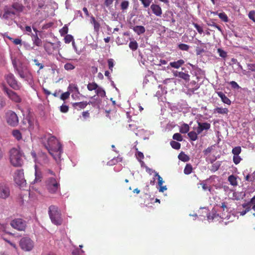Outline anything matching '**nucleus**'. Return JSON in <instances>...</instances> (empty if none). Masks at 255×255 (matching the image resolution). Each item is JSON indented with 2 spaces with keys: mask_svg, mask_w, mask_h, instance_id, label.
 <instances>
[{
  "mask_svg": "<svg viewBox=\"0 0 255 255\" xmlns=\"http://www.w3.org/2000/svg\"><path fill=\"white\" fill-rule=\"evenodd\" d=\"M233 162L235 164H239L242 160L240 155H233Z\"/></svg>",
  "mask_w": 255,
  "mask_h": 255,
  "instance_id": "44",
  "label": "nucleus"
},
{
  "mask_svg": "<svg viewBox=\"0 0 255 255\" xmlns=\"http://www.w3.org/2000/svg\"><path fill=\"white\" fill-rule=\"evenodd\" d=\"M5 79L8 85L15 90H18L21 87V84L16 79L13 74L9 73L5 75Z\"/></svg>",
  "mask_w": 255,
  "mask_h": 255,
  "instance_id": "7",
  "label": "nucleus"
},
{
  "mask_svg": "<svg viewBox=\"0 0 255 255\" xmlns=\"http://www.w3.org/2000/svg\"><path fill=\"white\" fill-rule=\"evenodd\" d=\"M129 5V2L127 0H125L121 3V8L122 10H125L127 9Z\"/></svg>",
  "mask_w": 255,
  "mask_h": 255,
  "instance_id": "47",
  "label": "nucleus"
},
{
  "mask_svg": "<svg viewBox=\"0 0 255 255\" xmlns=\"http://www.w3.org/2000/svg\"><path fill=\"white\" fill-rule=\"evenodd\" d=\"M33 62L35 63V65L38 66L39 67V69L41 70L43 68L44 65L43 64L39 63L37 59H34L33 60Z\"/></svg>",
  "mask_w": 255,
  "mask_h": 255,
  "instance_id": "56",
  "label": "nucleus"
},
{
  "mask_svg": "<svg viewBox=\"0 0 255 255\" xmlns=\"http://www.w3.org/2000/svg\"><path fill=\"white\" fill-rule=\"evenodd\" d=\"M17 13L12 9V7L5 6L4 8V13L2 18L5 19H13Z\"/></svg>",
  "mask_w": 255,
  "mask_h": 255,
  "instance_id": "12",
  "label": "nucleus"
},
{
  "mask_svg": "<svg viewBox=\"0 0 255 255\" xmlns=\"http://www.w3.org/2000/svg\"><path fill=\"white\" fill-rule=\"evenodd\" d=\"M150 8L153 13L157 16H160L162 14V9L159 5L152 4L150 6Z\"/></svg>",
  "mask_w": 255,
  "mask_h": 255,
  "instance_id": "17",
  "label": "nucleus"
},
{
  "mask_svg": "<svg viewBox=\"0 0 255 255\" xmlns=\"http://www.w3.org/2000/svg\"><path fill=\"white\" fill-rule=\"evenodd\" d=\"M12 135L13 136V137L15 139H16L17 140H20L22 138V135H21V132H20L19 130H18L17 129L13 130L12 131Z\"/></svg>",
  "mask_w": 255,
  "mask_h": 255,
  "instance_id": "30",
  "label": "nucleus"
},
{
  "mask_svg": "<svg viewBox=\"0 0 255 255\" xmlns=\"http://www.w3.org/2000/svg\"><path fill=\"white\" fill-rule=\"evenodd\" d=\"M109 68L112 71H113V68L114 66V60L113 59H109L108 61Z\"/></svg>",
  "mask_w": 255,
  "mask_h": 255,
  "instance_id": "54",
  "label": "nucleus"
},
{
  "mask_svg": "<svg viewBox=\"0 0 255 255\" xmlns=\"http://www.w3.org/2000/svg\"><path fill=\"white\" fill-rule=\"evenodd\" d=\"M59 181L56 178L50 177L46 181V189L50 193H56L59 191Z\"/></svg>",
  "mask_w": 255,
  "mask_h": 255,
  "instance_id": "5",
  "label": "nucleus"
},
{
  "mask_svg": "<svg viewBox=\"0 0 255 255\" xmlns=\"http://www.w3.org/2000/svg\"><path fill=\"white\" fill-rule=\"evenodd\" d=\"M5 105L4 100L0 96V110L3 108Z\"/></svg>",
  "mask_w": 255,
  "mask_h": 255,
  "instance_id": "60",
  "label": "nucleus"
},
{
  "mask_svg": "<svg viewBox=\"0 0 255 255\" xmlns=\"http://www.w3.org/2000/svg\"><path fill=\"white\" fill-rule=\"evenodd\" d=\"M80 95V94H76L75 93H73V94H72L71 97L74 100H79V97Z\"/></svg>",
  "mask_w": 255,
  "mask_h": 255,
  "instance_id": "64",
  "label": "nucleus"
},
{
  "mask_svg": "<svg viewBox=\"0 0 255 255\" xmlns=\"http://www.w3.org/2000/svg\"><path fill=\"white\" fill-rule=\"evenodd\" d=\"M15 183L20 188H23L26 186V182L24 177V172L23 170L18 169L15 171L13 176Z\"/></svg>",
  "mask_w": 255,
  "mask_h": 255,
  "instance_id": "6",
  "label": "nucleus"
},
{
  "mask_svg": "<svg viewBox=\"0 0 255 255\" xmlns=\"http://www.w3.org/2000/svg\"><path fill=\"white\" fill-rule=\"evenodd\" d=\"M2 90L6 93L8 97L15 103H20L21 99L20 97L15 92L9 89L5 84H2L1 85Z\"/></svg>",
  "mask_w": 255,
  "mask_h": 255,
  "instance_id": "8",
  "label": "nucleus"
},
{
  "mask_svg": "<svg viewBox=\"0 0 255 255\" xmlns=\"http://www.w3.org/2000/svg\"><path fill=\"white\" fill-rule=\"evenodd\" d=\"M192 167L190 164H187L184 169V173L185 174H189L192 172Z\"/></svg>",
  "mask_w": 255,
  "mask_h": 255,
  "instance_id": "40",
  "label": "nucleus"
},
{
  "mask_svg": "<svg viewBox=\"0 0 255 255\" xmlns=\"http://www.w3.org/2000/svg\"><path fill=\"white\" fill-rule=\"evenodd\" d=\"M32 40L34 44L36 46H40L42 43L41 39L37 36V34L34 35Z\"/></svg>",
  "mask_w": 255,
  "mask_h": 255,
  "instance_id": "38",
  "label": "nucleus"
},
{
  "mask_svg": "<svg viewBox=\"0 0 255 255\" xmlns=\"http://www.w3.org/2000/svg\"><path fill=\"white\" fill-rule=\"evenodd\" d=\"M10 162L15 167L21 166L23 163V153L18 149L13 148L10 150Z\"/></svg>",
  "mask_w": 255,
  "mask_h": 255,
  "instance_id": "3",
  "label": "nucleus"
},
{
  "mask_svg": "<svg viewBox=\"0 0 255 255\" xmlns=\"http://www.w3.org/2000/svg\"><path fill=\"white\" fill-rule=\"evenodd\" d=\"M11 226L14 229L19 231H23L25 228V222L21 219H17L12 220L10 223Z\"/></svg>",
  "mask_w": 255,
  "mask_h": 255,
  "instance_id": "13",
  "label": "nucleus"
},
{
  "mask_svg": "<svg viewBox=\"0 0 255 255\" xmlns=\"http://www.w3.org/2000/svg\"><path fill=\"white\" fill-rule=\"evenodd\" d=\"M42 142L56 162L60 161L62 148L58 140L55 137L48 135L44 137Z\"/></svg>",
  "mask_w": 255,
  "mask_h": 255,
  "instance_id": "1",
  "label": "nucleus"
},
{
  "mask_svg": "<svg viewBox=\"0 0 255 255\" xmlns=\"http://www.w3.org/2000/svg\"><path fill=\"white\" fill-rule=\"evenodd\" d=\"M198 134H199L197 132V131L195 132L194 131H191L188 133V136L189 137L190 139L192 141H195L197 139V138H198L197 135Z\"/></svg>",
  "mask_w": 255,
  "mask_h": 255,
  "instance_id": "34",
  "label": "nucleus"
},
{
  "mask_svg": "<svg viewBox=\"0 0 255 255\" xmlns=\"http://www.w3.org/2000/svg\"><path fill=\"white\" fill-rule=\"evenodd\" d=\"M230 84L231 85V86L233 88H234L235 89H239V88H240V86L237 84V83L235 81H233L230 82Z\"/></svg>",
  "mask_w": 255,
  "mask_h": 255,
  "instance_id": "61",
  "label": "nucleus"
},
{
  "mask_svg": "<svg viewBox=\"0 0 255 255\" xmlns=\"http://www.w3.org/2000/svg\"><path fill=\"white\" fill-rule=\"evenodd\" d=\"M224 218L223 215H219V214H217L215 213V211H213L211 213L207 215V219L209 221L215 220L217 219V220H219V217Z\"/></svg>",
  "mask_w": 255,
  "mask_h": 255,
  "instance_id": "22",
  "label": "nucleus"
},
{
  "mask_svg": "<svg viewBox=\"0 0 255 255\" xmlns=\"http://www.w3.org/2000/svg\"><path fill=\"white\" fill-rule=\"evenodd\" d=\"M74 38L73 36L70 34H67L64 38V41L66 43H69L70 42H73Z\"/></svg>",
  "mask_w": 255,
  "mask_h": 255,
  "instance_id": "43",
  "label": "nucleus"
},
{
  "mask_svg": "<svg viewBox=\"0 0 255 255\" xmlns=\"http://www.w3.org/2000/svg\"><path fill=\"white\" fill-rule=\"evenodd\" d=\"M173 138L179 141H181L183 140L182 135L179 133H174L173 135Z\"/></svg>",
  "mask_w": 255,
  "mask_h": 255,
  "instance_id": "48",
  "label": "nucleus"
},
{
  "mask_svg": "<svg viewBox=\"0 0 255 255\" xmlns=\"http://www.w3.org/2000/svg\"><path fill=\"white\" fill-rule=\"evenodd\" d=\"M67 89L70 94L71 93L73 94V93H75L76 94H80L78 86L76 84H70L68 87Z\"/></svg>",
  "mask_w": 255,
  "mask_h": 255,
  "instance_id": "21",
  "label": "nucleus"
},
{
  "mask_svg": "<svg viewBox=\"0 0 255 255\" xmlns=\"http://www.w3.org/2000/svg\"><path fill=\"white\" fill-rule=\"evenodd\" d=\"M5 120L7 124L11 127H15L18 124L17 115L13 111H8L5 114Z\"/></svg>",
  "mask_w": 255,
  "mask_h": 255,
  "instance_id": "9",
  "label": "nucleus"
},
{
  "mask_svg": "<svg viewBox=\"0 0 255 255\" xmlns=\"http://www.w3.org/2000/svg\"><path fill=\"white\" fill-rule=\"evenodd\" d=\"M88 105L86 102H81L78 103H75L73 104V106L75 108H78L79 109H82L85 108Z\"/></svg>",
  "mask_w": 255,
  "mask_h": 255,
  "instance_id": "27",
  "label": "nucleus"
},
{
  "mask_svg": "<svg viewBox=\"0 0 255 255\" xmlns=\"http://www.w3.org/2000/svg\"><path fill=\"white\" fill-rule=\"evenodd\" d=\"M10 195L9 188L4 183H0V198L5 199Z\"/></svg>",
  "mask_w": 255,
  "mask_h": 255,
  "instance_id": "14",
  "label": "nucleus"
},
{
  "mask_svg": "<svg viewBox=\"0 0 255 255\" xmlns=\"http://www.w3.org/2000/svg\"><path fill=\"white\" fill-rule=\"evenodd\" d=\"M222 101L228 105H230L231 104V100L227 97H225L222 100Z\"/></svg>",
  "mask_w": 255,
  "mask_h": 255,
  "instance_id": "58",
  "label": "nucleus"
},
{
  "mask_svg": "<svg viewBox=\"0 0 255 255\" xmlns=\"http://www.w3.org/2000/svg\"><path fill=\"white\" fill-rule=\"evenodd\" d=\"M11 7L17 14L22 12L24 8L23 6L18 2L13 3Z\"/></svg>",
  "mask_w": 255,
  "mask_h": 255,
  "instance_id": "23",
  "label": "nucleus"
},
{
  "mask_svg": "<svg viewBox=\"0 0 255 255\" xmlns=\"http://www.w3.org/2000/svg\"><path fill=\"white\" fill-rule=\"evenodd\" d=\"M12 63L15 69H16L19 76L23 79L32 88L34 85V81L33 76L31 73L26 68L25 69H18L17 68L16 63L17 61L15 58L13 56L11 57Z\"/></svg>",
  "mask_w": 255,
  "mask_h": 255,
  "instance_id": "2",
  "label": "nucleus"
},
{
  "mask_svg": "<svg viewBox=\"0 0 255 255\" xmlns=\"http://www.w3.org/2000/svg\"><path fill=\"white\" fill-rule=\"evenodd\" d=\"M178 158L182 161H187L189 160V157L188 155L184 153H180L178 155Z\"/></svg>",
  "mask_w": 255,
  "mask_h": 255,
  "instance_id": "36",
  "label": "nucleus"
},
{
  "mask_svg": "<svg viewBox=\"0 0 255 255\" xmlns=\"http://www.w3.org/2000/svg\"><path fill=\"white\" fill-rule=\"evenodd\" d=\"M189 130V127L186 124H184L180 128V132L182 133H186Z\"/></svg>",
  "mask_w": 255,
  "mask_h": 255,
  "instance_id": "32",
  "label": "nucleus"
},
{
  "mask_svg": "<svg viewBox=\"0 0 255 255\" xmlns=\"http://www.w3.org/2000/svg\"><path fill=\"white\" fill-rule=\"evenodd\" d=\"M170 145L172 148L175 149H179L180 148V143L175 141H171L170 142Z\"/></svg>",
  "mask_w": 255,
  "mask_h": 255,
  "instance_id": "42",
  "label": "nucleus"
},
{
  "mask_svg": "<svg viewBox=\"0 0 255 255\" xmlns=\"http://www.w3.org/2000/svg\"><path fill=\"white\" fill-rule=\"evenodd\" d=\"M69 96H70V93H69V92H68V91L66 92L63 93L61 95L60 98L62 100L64 101V100L67 99L69 97Z\"/></svg>",
  "mask_w": 255,
  "mask_h": 255,
  "instance_id": "52",
  "label": "nucleus"
},
{
  "mask_svg": "<svg viewBox=\"0 0 255 255\" xmlns=\"http://www.w3.org/2000/svg\"><path fill=\"white\" fill-rule=\"evenodd\" d=\"M155 177H156L158 180V185L159 186V188L158 189L159 191L160 192H163L166 191L167 190V187L166 186H162L164 181L162 178L159 175L158 173L155 172Z\"/></svg>",
  "mask_w": 255,
  "mask_h": 255,
  "instance_id": "16",
  "label": "nucleus"
},
{
  "mask_svg": "<svg viewBox=\"0 0 255 255\" xmlns=\"http://www.w3.org/2000/svg\"><path fill=\"white\" fill-rule=\"evenodd\" d=\"M173 75L175 77L180 78L185 81H189L190 79V75L183 72L175 71L173 72Z\"/></svg>",
  "mask_w": 255,
  "mask_h": 255,
  "instance_id": "18",
  "label": "nucleus"
},
{
  "mask_svg": "<svg viewBox=\"0 0 255 255\" xmlns=\"http://www.w3.org/2000/svg\"><path fill=\"white\" fill-rule=\"evenodd\" d=\"M248 69L252 71H255V64L250 63L247 64Z\"/></svg>",
  "mask_w": 255,
  "mask_h": 255,
  "instance_id": "59",
  "label": "nucleus"
},
{
  "mask_svg": "<svg viewBox=\"0 0 255 255\" xmlns=\"http://www.w3.org/2000/svg\"><path fill=\"white\" fill-rule=\"evenodd\" d=\"M193 25L200 34H202L203 32V29L202 26L195 23H193Z\"/></svg>",
  "mask_w": 255,
  "mask_h": 255,
  "instance_id": "50",
  "label": "nucleus"
},
{
  "mask_svg": "<svg viewBox=\"0 0 255 255\" xmlns=\"http://www.w3.org/2000/svg\"><path fill=\"white\" fill-rule=\"evenodd\" d=\"M217 208H218V209L222 210L223 211L226 212H227L229 210L228 204L226 202L222 203L221 205H217Z\"/></svg>",
  "mask_w": 255,
  "mask_h": 255,
  "instance_id": "35",
  "label": "nucleus"
},
{
  "mask_svg": "<svg viewBox=\"0 0 255 255\" xmlns=\"http://www.w3.org/2000/svg\"><path fill=\"white\" fill-rule=\"evenodd\" d=\"M143 4V6L145 7H147L149 6L150 4L152 2V0H139Z\"/></svg>",
  "mask_w": 255,
  "mask_h": 255,
  "instance_id": "51",
  "label": "nucleus"
},
{
  "mask_svg": "<svg viewBox=\"0 0 255 255\" xmlns=\"http://www.w3.org/2000/svg\"><path fill=\"white\" fill-rule=\"evenodd\" d=\"M113 1H114V0H105V4L107 7H110L112 4Z\"/></svg>",
  "mask_w": 255,
  "mask_h": 255,
  "instance_id": "62",
  "label": "nucleus"
},
{
  "mask_svg": "<svg viewBox=\"0 0 255 255\" xmlns=\"http://www.w3.org/2000/svg\"><path fill=\"white\" fill-rule=\"evenodd\" d=\"M228 181L233 186H237L238 184L237 178L235 175H232L229 176Z\"/></svg>",
  "mask_w": 255,
  "mask_h": 255,
  "instance_id": "29",
  "label": "nucleus"
},
{
  "mask_svg": "<svg viewBox=\"0 0 255 255\" xmlns=\"http://www.w3.org/2000/svg\"><path fill=\"white\" fill-rule=\"evenodd\" d=\"M84 252L83 250H81L80 251L78 250H76L73 252V255H80L81 253H84Z\"/></svg>",
  "mask_w": 255,
  "mask_h": 255,
  "instance_id": "63",
  "label": "nucleus"
},
{
  "mask_svg": "<svg viewBox=\"0 0 255 255\" xmlns=\"http://www.w3.org/2000/svg\"><path fill=\"white\" fill-rule=\"evenodd\" d=\"M60 47V42L51 43L46 42L44 44V48L48 55L52 54L55 51L59 50Z\"/></svg>",
  "mask_w": 255,
  "mask_h": 255,
  "instance_id": "11",
  "label": "nucleus"
},
{
  "mask_svg": "<svg viewBox=\"0 0 255 255\" xmlns=\"http://www.w3.org/2000/svg\"><path fill=\"white\" fill-rule=\"evenodd\" d=\"M19 246L22 250L29 252L33 248L34 242L30 238L24 237L19 241Z\"/></svg>",
  "mask_w": 255,
  "mask_h": 255,
  "instance_id": "10",
  "label": "nucleus"
},
{
  "mask_svg": "<svg viewBox=\"0 0 255 255\" xmlns=\"http://www.w3.org/2000/svg\"><path fill=\"white\" fill-rule=\"evenodd\" d=\"M64 68L66 70L70 71L73 70L75 66L71 63H67L64 65Z\"/></svg>",
  "mask_w": 255,
  "mask_h": 255,
  "instance_id": "41",
  "label": "nucleus"
},
{
  "mask_svg": "<svg viewBox=\"0 0 255 255\" xmlns=\"http://www.w3.org/2000/svg\"><path fill=\"white\" fill-rule=\"evenodd\" d=\"M98 87L99 86L94 82L90 83L87 85V89H88V90L91 91L93 90H95L96 91Z\"/></svg>",
  "mask_w": 255,
  "mask_h": 255,
  "instance_id": "33",
  "label": "nucleus"
},
{
  "mask_svg": "<svg viewBox=\"0 0 255 255\" xmlns=\"http://www.w3.org/2000/svg\"><path fill=\"white\" fill-rule=\"evenodd\" d=\"M132 29L138 35L143 34L145 31L144 27L141 25L135 26L133 27Z\"/></svg>",
  "mask_w": 255,
  "mask_h": 255,
  "instance_id": "25",
  "label": "nucleus"
},
{
  "mask_svg": "<svg viewBox=\"0 0 255 255\" xmlns=\"http://www.w3.org/2000/svg\"><path fill=\"white\" fill-rule=\"evenodd\" d=\"M217 52L220 56L224 59L226 58L227 56V52L221 48H218Z\"/></svg>",
  "mask_w": 255,
  "mask_h": 255,
  "instance_id": "39",
  "label": "nucleus"
},
{
  "mask_svg": "<svg viewBox=\"0 0 255 255\" xmlns=\"http://www.w3.org/2000/svg\"><path fill=\"white\" fill-rule=\"evenodd\" d=\"M178 47L180 49H181L182 50H184V51H187L189 48V45H188L186 44H183V43L179 44Z\"/></svg>",
  "mask_w": 255,
  "mask_h": 255,
  "instance_id": "49",
  "label": "nucleus"
},
{
  "mask_svg": "<svg viewBox=\"0 0 255 255\" xmlns=\"http://www.w3.org/2000/svg\"><path fill=\"white\" fill-rule=\"evenodd\" d=\"M68 32V28L67 25H65L62 28L59 30L61 35L66 34Z\"/></svg>",
  "mask_w": 255,
  "mask_h": 255,
  "instance_id": "46",
  "label": "nucleus"
},
{
  "mask_svg": "<svg viewBox=\"0 0 255 255\" xmlns=\"http://www.w3.org/2000/svg\"><path fill=\"white\" fill-rule=\"evenodd\" d=\"M135 155L138 160H139L140 159L141 160L144 158V155L143 153L140 151H137V153L135 154Z\"/></svg>",
  "mask_w": 255,
  "mask_h": 255,
  "instance_id": "55",
  "label": "nucleus"
},
{
  "mask_svg": "<svg viewBox=\"0 0 255 255\" xmlns=\"http://www.w3.org/2000/svg\"><path fill=\"white\" fill-rule=\"evenodd\" d=\"M96 93L97 95L99 97H104L106 96L105 91L102 87L99 86L96 91Z\"/></svg>",
  "mask_w": 255,
  "mask_h": 255,
  "instance_id": "31",
  "label": "nucleus"
},
{
  "mask_svg": "<svg viewBox=\"0 0 255 255\" xmlns=\"http://www.w3.org/2000/svg\"><path fill=\"white\" fill-rule=\"evenodd\" d=\"M249 17L255 22V11L252 10L249 13Z\"/></svg>",
  "mask_w": 255,
  "mask_h": 255,
  "instance_id": "53",
  "label": "nucleus"
},
{
  "mask_svg": "<svg viewBox=\"0 0 255 255\" xmlns=\"http://www.w3.org/2000/svg\"><path fill=\"white\" fill-rule=\"evenodd\" d=\"M242 151L241 146H236L233 148L232 152L234 155H239Z\"/></svg>",
  "mask_w": 255,
  "mask_h": 255,
  "instance_id": "37",
  "label": "nucleus"
},
{
  "mask_svg": "<svg viewBox=\"0 0 255 255\" xmlns=\"http://www.w3.org/2000/svg\"><path fill=\"white\" fill-rule=\"evenodd\" d=\"M35 168V179L34 182H38L41 181L42 175V173L40 170L38 168L37 165H35L34 166Z\"/></svg>",
  "mask_w": 255,
  "mask_h": 255,
  "instance_id": "19",
  "label": "nucleus"
},
{
  "mask_svg": "<svg viewBox=\"0 0 255 255\" xmlns=\"http://www.w3.org/2000/svg\"><path fill=\"white\" fill-rule=\"evenodd\" d=\"M211 127L210 124L208 123L198 122V127L196 128L197 132L198 134L201 133L203 130H207Z\"/></svg>",
  "mask_w": 255,
  "mask_h": 255,
  "instance_id": "15",
  "label": "nucleus"
},
{
  "mask_svg": "<svg viewBox=\"0 0 255 255\" xmlns=\"http://www.w3.org/2000/svg\"><path fill=\"white\" fill-rule=\"evenodd\" d=\"M48 214L53 224L60 225L62 223V218L60 210L57 206L51 205L48 209Z\"/></svg>",
  "mask_w": 255,
  "mask_h": 255,
  "instance_id": "4",
  "label": "nucleus"
},
{
  "mask_svg": "<svg viewBox=\"0 0 255 255\" xmlns=\"http://www.w3.org/2000/svg\"><path fill=\"white\" fill-rule=\"evenodd\" d=\"M184 61L182 59H180L177 61L171 62L169 63L170 66L176 69L180 68L184 63Z\"/></svg>",
  "mask_w": 255,
  "mask_h": 255,
  "instance_id": "24",
  "label": "nucleus"
},
{
  "mask_svg": "<svg viewBox=\"0 0 255 255\" xmlns=\"http://www.w3.org/2000/svg\"><path fill=\"white\" fill-rule=\"evenodd\" d=\"M215 14H218L219 18L224 22H227L229 20L227 15L225 12L218 13L217 12H214Z\"/></svg>",
  "mask_w": 255,
  "mask_h": 255,
  "instance_id": "28",
  "label": "nucleus"
},
{
  "mask_svg": "<svg viewBox=\"0 0 255 255\" xmlns=\"http://www.w3.org/2000/svg\"><path fill=\"white\" fill-rule=\"evenodd\" d=\"M68 109V107L66 105H63L60 107V111L62 113H67Z\"/></svg>",
  "mask_w": 255,
  "mask_h": 255,
  "instance_id": "57",
  "label": "nucleus"
},
{
  "mask_svg": "<svg viewBox=\"0 0 255 255\" xmlns=\"http://www.w3.org/2000/svg\"><path fill=\"white\" fill-rule=\"evenodd\" d=\"M91 23L94 26V30L96 32H98L100 28V24L93 16L91 17Z\"/></svg>",
  "mask_w": 255,
  "mask_h": 255,
  "instance_id": "26",
  "label": "nucleus"
},
{
  "mask_svg": "<svg viewBox=\"0 0 255 255\" xmlns=\"http://www.w3.org/2000/svg\"><path fill=\"white\" fill-rule=\"evenodd\" d=\"M213 114H221L227 115L229 110L227 108L217 107L213 110Z\"/></svg>",
  "mask_w": 255,
  "mask_h": 255,
  "instance_id": "20",
  "label": "nucleus"
},
{
  "mask_svg": "<svg viewBox=\"0 0 255 255\" xmlns=\"http://www.w3.org/2000/svg\"><path fill=\"white\" fill-rule=\"evenodd\" d=\"M129 47L131 50H135L137 48V43L135 41H131L129 43Z\"/></svg>",
  "mask_w": 255,
  "mask_h": 255,
  "instance_id": "45",
  "label": "nucleus"
}]
</instances>
